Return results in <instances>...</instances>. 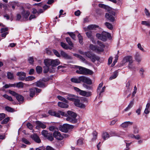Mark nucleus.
Returning <instances> with one entry per match:
<instances>
[{
	"label": "nucleus",
	"mask_w": 150,
	"mask_h": 150,
	"mask_svg": "<svg viewBox=\"0 0 150 150\" xmlns=\"http://www.w3.org/2000/svg\"><path fill=\"white\" fill-rule=\"evenodd\" d=\"M15 84V86L18 88H22L23 86V84L22 82H19Z\"/></svg>",
	"instance_id": "nucleus-41"
},
{
	"label": "nucleus",
	"mask_w": 150,
	"mask_h": 150,
	"mask_svg": "<svg viewBox=\"0 0 150 150\" xmlns=\"http://www.w3.org/2000/svg\"><path fill=\"white\" fill-rule=\"evenodd\" d=\"M86 34L88 38H90L93 37L92 35V32L91 31L86 32Z\"/></svg>",
	"instance_id": "nucleus-55"
},
{
	"label": "nucleus",
	"mask_w": 150,
	"mask_h": 150,
	"mask_svg": "<svg viewBox=\"0 0 150 150\" xmlns=\"http://www.w3.org/2000/svg\"><path fill=\"white\" fill-rule=\"evenodd\" d=\"M89 47L90 49L93 51L97 52V46L95 45L92 44H90L89 45Z\"/></svg>",
	"instance_id": "nucleus-26"
},
{
	"label": "nucleus",
	"mask_w": 150,
	"mask_h": 150,
	"mask_svg": "<svg viewBox=\"0 0 150 150\" xmlns=\"http://www.w3.org/2000/svg\"><path fill=\"white\" fill-rule=\"evenodd\" d=\"M36 123L38 126L43 129H45L46 127V126L44 124L39 121H37Z\"/></svg>",
	"instance_id": "nucleus-25"
},
{
	"label": "nucleus",
	"mask_w": 150,
	"mask_h": 150,
	"mask_svg": "<svg viewBox=\"0 0 150 150\" xmlns=\"http://www.w3.org/2000/svg\"><path fill=\"white\" fill-rule=\"evenodd\" d=\"M144 13L146 16L148 18L150 17V13L149 10L146 8L144 9Z\"/></svg>",
	"instance_id": "nucleus-45"
},
{
	"label": "nucleus",
	"mask_w": 150,
	"mask_h": 150,
	"mask_svg": "<svg viewBox=\"0 0 150 150\" xmlns=\"http://www.w3.org/2000/svg\"><path fill=\"white\" fill-rule=\"evenodd\" d=\"M30 14V12L29 11H23L21 13L22 19L24 21H28Z\"/></svg>",
	"instance_id": "nucleus-9"
},
{
	"label": "nucleus",
	"mask_w": 150,
	"mask_h": 150,
	"mask_svg": "<svg viewBox=\"0 0 150 150\" xmlns=\"http://www.w3.org/2000/svg\"><path fill=\"white\" fill-rule=\"evenodd\" d=\"M80 53L83 55H86L93 62H95L96 60H98L100 59L99 57L96 56L95 54L89 52H81Z\"/></svg>",
	"instance_id": "nucleus-2"
},
{
	"label": "nucleus",
	"mask_w": 150,
	"mask_h": 150,
	"mask_svg": "<svg viewBox=\"0 0 150 150\" xmlns=\"http://www.w3.org/2000/svg\"><path fill=\"white\" fill-rule=\"evenodd\" d=\"M31 138L38 143L41 142V140L39 137L36 134H34L31 136Z\"/></svg>",
	"instance_id": "nucleus-16"
},
{
	"label": "nucleus",
	"mask_w": 150,
	"mask_h": 150,
	"mask_svg": "<svg viewBox=\"0 0 150 150\" xmlns=\"http://www.w3.org/2000/svg\"><path fill=\"white\" fill-rule=\"evenodd\" d=\"M85 77L84 76H81L79 77V80L80 81V83L81 82L84 83Z\"/></svg>",
	"instance_id": "nucleus-50"
},
{
	"label": "nucleus",
	"mask_w": 150,
	"mask_h": 150,
	"mask_svg": "<svg viewBox=\"0 0 150 150\" xmlns=\"http://www.w3.org/2000/svg\"><path fill=\"white\" fill-rule=\"evenodd\" d=\"M71 81L76 83H80L79 77L77 78H73L71 79Z\"/></svg>",
	"instance_id": "nucleus-33"
},
{
	"label": "nucleus",
	"mask_w": 150,
	"mask_h": 150,
	"mask_svg": "<svg viewBox=\"0 0 150 150\" xmlns=\"http://www.w3.org/2000/svg\"><path fill=\"white\" fill-rule=\"evenodd\" d=\"M58 105L59 106L62 108H67L68 107V105L67 104L62 102H58Z\"/></svg>",
	"instance_id": "nucleus-24"
},
{
	"label": "nucleus",
	"mask_w": 150,
	"mask_h": 150,
	"mask_svg": "<svg viewBox=\"0 0 150 150\" xmlns=\"http://www.w3.org/2000/svg\"><path fill=\"white\" fill-rule=\"evenodd\" d=\"M27 126L28 128L32 130L33 128V126L30 123L28 122L27 124Z\"/></svg>",
	"instance_id": "nucleus-62"
},
{
	"label": "nucleus",
	"mask_w": 150,
	"mask_h": 150,
	"mask_svg": "<svg viewBox=\"0 0 150 150\" xmlns=\"http://www.w3.org/2000/svg\"><path fill=\"white\" fill-rule=\"evenodd\" d=\"M53 134L54 137L58 140H62L63 139V136L58 131H54Z\"/></svg>",
	"instance_id": "nucleus-10"
},
{
	"label": "nucleus",
	"mask_w": 150,
	"mask_h": 150,
	"mask_svg": "<svg viewBox=\"0 0 150 150\" xmlns=\"http://www.w3.org/2000/svg\"><path fill=\"white\" fill-rule=\"evenodd\" d=\"M53 51L54 54L57 57H59L60 56V54L57 51L55 50H53Z\"/></svg>",
	"instance_id": "nucleus-64"
},
{
	"label": "nucleus",
	"mask_w": 150,
	"mask_h": 150,
	"mask_svg": "<svg viewBox=\"0 0 150 150\" xmlns=\"http://www.w3.org/2000/svg\"><path fill=\"white\" fill-rule=\"evenodd\" d=\"M118 72L117 71H114L113 72L112 75L110 77V80H112L116 78L118 76Z\"/></svg>",
	"instance_id": "nucleus-27"
},
{
	"label": "nucleus",
	"mask_w": 150,
	"mask_h": 150,
	"mask_svg": "<svg viewBox=\"0 0 150 150\" xmlns=\"http://www.w3.org/2000/svg\"><path fill=\"white\" fill-rule=\"evenodd\" d=\"M134 61L133 60V57L131 56H128L125 57L123 60V62L125 63L127 62L130 63H133Z\"/></svg>",
	"instance_id": "nucleus-11"
},
{
	"label": "nucleus",
	"mask_w": 150,
	"mask_h": 150,
	"mask_svg": "<svg viewBox=\"0 0 150 150\" xmlns=\"http://www.w3.org/2000/svg\"><path fill=\"white\" fill-rule=\"evenodd\" d=\"M106 18L110 21L113 22L115 20L113 16L110 14L109 13H106L105 15Z\"/></svg>",
	"instance_id": "nucleus-17"
},
{
	"label": "nucleus",
	"mask_w": 150,
	"mask_h": 150,
	"mask_svg": "<svg viewBox=\"0 0 150 150\" xmlns=\"http://www.w3.org/2000/svg\"><path fill=\"white\" fill-rule=\"evenodd\" d=\"M35 77L32 76H30L27 77L25 78V80L26 81H32L34 79Z\"/></svg>",
	"instance_id": "nucleus-53"
},
{
	"label": "nucleus",
	"mask_w": 150,
	"mask_h": 150,
	"mask_svg": "<svg viewBox=\"0 0 150 150\" xmlns=\"http://www.w3.org/2000/svg\"><path fill=\"white\" fill-rule=\"evenodd\" d=\"M84 83H86L88 84H91L92 83V81L89 78L85 77V80Z\"/></svg>",
	"instance_id": "nucleus-35"
},
{
	"label": "nucleus",
	"mask_w": 150,
	"mask_h": 150,
	"mask_svg": "<svg viewBox=\"0 0 150 150\" xmlns=\"http://www.w3.org/2000/svg\"><path fill=\"white\" fill-rule=\"evenodd\" d=\"M44 63H45V66L44 67V69L43 70L44 73H47L48 71H49L50 72H51V71H50L49 70V68H50L49 67L50 66V64H49V65H46L45 62V60H44Z\"/></svg>",
	"instance_id": "nucleus-20"
},
{
	"label": "nucleus",
	"mask_w": 150,
	"mask_h": 150,
	"mask_svg": "<svg viewBox=\"0 0 150 150\" xmlns=\"http://www.w3.org/2000/svg\"><path fill=\"white\" fill-rule=\"evenodd\" d=\"M36 70L38 73H40L42 71V68L40 66H37L36 67Z\"/></svg>",
	"instance_id": "nucleus-46"
},
{
	"label": "nucleus",
	"mask_w": 150,
	"mask_h": 150,
	"mask_svg": "<svg viewBox=\"0 0 150 150\" xmlns=\"http://www.w3.org/2000/svg\"><path fill=\"white\" fill-rule=\"evenodd\" d=\"M61 54L66 59H72V57L71 56H69L63 51H61Z\"/></svg>",
	"instance_id": "nucleus-18"
},
{
	"label": "nucleus",
	"mask_w": 150,
	"mask_h": 150,
	"mask_svg": "<svg viewBox=\"0 0 150 150\" xmlns=\"http://www.w3.org/2000/svg\"><path fill=\"white\" fill-rule=\"evenodd\" d=\"M74 127V126L73 125L68 124H65L63 125L62 127V131L63 132H67L69 129H73Z\"/></svg>",
	"instance_id": "nucleus-8"
},
{
	"label": "nucleus",
	"mask_w": 150,
	"mask_h": 150,
	"mask_svg": "<svg viewBox=\"0 0 150 150\" xmlns=\"http://www.w3.org/2000/svg\"><path fill=\"white\" fill-rule=\"evenodd\" d=\"M49 113L50 115L55 116L58 117H60V115L62 116H64V113L60 111H59L57 112H55L52 110H50Z\"/></svg>",
	"instance_id": "nucleus-6"
},
{
	"label": "nucleus",
	"mask_w": 150,
	"mask_h": 150,
	"mask_svg": "<svg viewBox=\"0 0 150 150\" xmlns=\"http://www.w3.org/2000/svg\"><path fill=\"white\" fill-rule=\"evenodd\" d=\"M17 75L19 76V79L20 80H24L26 76V74L23 72H19L17 73Z\"/></svg>",
	"instance_id": "nucleus-13"
},
{
	"label": "nucleus",
	"mask_w": 150,
	"mask_h": 150,
	"mask_svg": "<svg viewBox=\"0 0 150 150\" xmlns=\"http://www.w3.org/2000/svg\"><path fill=\"white\" fill-rule=\"evenodd\" d=\"M102 137L104 140H105L109 137V135L107 132H103L102 134Z\"/></svg>",
	"instance_id": "nucleus-32"
},
{
	"label": "nucleus",
	"mask_w": 150,
	"mask_h": 150,
	"mask_svg": "<svg viewBox=\"0 0 150 150\" xmlns=\"http://www.w3.org/2000/svg\"><path fill=\"white\" fill-rule=\"evenodd\" d=\"M78 37L79 38V43L81 44H83L82 37L81 35L80 34H79L78 35Z\"/></svg>",
	"instance_id": "nucleus-48"
},
{
	"label": "nucleus",
	"mask_w": 150,
	"mask_h": 150,
	"mask_svg": "<svg viewBox=\"0 0 150 150\" xmlns=\"http://www.w3.org/2000/svg\"><path fill=\"white\" fill-rule=\"evenodd\" d=\"M133 63H129L128 66L129 69H135V67L134 65L132 64Z\"/></svg>",
	"instance_id": "nucleus-51"
},
{
	"label": "nucleus",
	"mask_w": 150,
	"mask_h": 150,
	"mask_svg": "<svg viewBox=\"0 0 150 150\" xmlns=\"http://www.w3.org/2000/svg\"><path fill=\"white\" fill-rule=\"evenodd\" d=\"M41 133L42 134L46 137H47L48 135H49L50 134L48 133L47 131L45 130H42Z\"/></svg>",
	"instance_id": "nucleus-40"
},
{
	"label": "nucleus",
	"mask_w": 150,
	"mask_h": 150,
	"mask_svg": "<svg viewBox=\"0 0 150 150\" xmlns=\"http://www.w3.org/2000/svg\"><path fill=\"white\" fill-rule=\"evenodd\" d=\"M98 26L94 25H89L88 27V29L91 30L95 29L96 28H98Z\"/></svg>",
	"instance_id": "nucleus-39"
},
{
	"label": "nucleus",
	"mask_w": 150,
	"mask_h": 150,
	"mask_svg": "<svg viewBox=\"0 0 150 150\" xmlns=\"http://www.w3.org/2000/svg\"><path fill=\"white\" fill-rule=\"evenodd\" d=\"M67 33L71 36L72 38L74 40H75L76 35L73 32H67Z\"/></svg>",
	"instance_id": "nucleus-43"
},
{
	"label": "nucleus",
	"mask_w": 150,
	"mask_h": 150,
	"mask_svg": "<svg viewBox=\"0 0 150 150\" xmlns=\"http://www.w3.org/2000/svg\"><path fill=\"white\" fill-rule=\"evenodd\" d=\"M76 57L79 58L80 59H81L82 61H84L85 60V58H84L82 56L79 55V54H76L75 55Z\"/></svg>",
	"instance_id": "nucleus-60"
},
{
	"label": "nucleus",
	"mask_w": 150,
	"mask_h": 150,
	"mask_svg": "<svg viewBox=\"0 0 150 150\" xmlns=\"http://www.w3.org/2000/svg\"><path fill=\"white\" fill-rule=\"evenodd\" d=\"M73 101L74 102V104L77 107L81 108H84L85 107V105L84 104L81 103H80V100L75 98Z\"/></svg>",
	"instance_id": "nucleus-12"
},
{
	"label": "nucleus",
	"mask_w": 150,
	"mask_h": 150,
	"mask_svg": "<svg viewBox=\"0 0 150 150\" xmlns=\"http://www.w3.org/2000/svg\"><path fill=\"white\" fill-rule=\"evenodd\" d=\"M60 44L61 46L63 48L66 50H68V49L69 50H71L72 49V48L71 47H69L67 44L64 43L63 42H61Z\"/></svg>",
	"instance_id": "nucleus-23"
},
{
	"label": "nucleus",
	"mask_w": 150,
	"mask_h": 150,
	"mask_svg": "<svg viewBox=\"0 0 150 150\" xmlns=\"http://www.w3.org/2000/svg\"><path fill=\"white\" fill-rule=\"evenodd\" d=\"M134 57L135 60L137 62L139 63L141 61L142 58L139 53L137 52L136 53Z\"/></svg>",
	"instance_id": "nucleus-19"
},
{
	"label": "nucleus",
	"mask_w": 150,
	"mask_h": 150,
	"mask_svg": "<svg viewBox=\"0 0 150 150\" xmlns=\"http://www.w3.org/2000/svg\"><path fill=\"white\" fill-rule=\"evenodd\" d=\"M134 103V100L130 101L127 107L124 110L125 111H127L130 109L133 106Z\"/></svg>",
	"instance_id": "nucleus-21"
},
{
	"label": "nucleus",
	"mask_w": 150,
	"mask_h": 150,
	"mask_svg": "<svg viewBox=\"0 0 150 150\" xmlns=\"http://www.w3.org/2000/svg\"><path fill=\"white\" fill-rule=\"evenodd\" d=\"M83 143V139L82 138H79L77 141V144L80 146Z\"/></svg>",
	"instance_id": "nucleus-34"
},
{
	"label": "nucleus",
	"mask_w": 150,
	"mask_h": 150,
	"mask_svg": "<svg viewBox=\"0 0 150 150\" xmlns=\"http://www.w3.org/2000/svg\"><path fill=\"white\" fill-rule=\"evenodd\" d=\"M76 72L78 74L83 75H92L93 73L91 70L81 66H78Z\"/></svg>",
	"instance_id": "nucleus-1"
},
{
	"label": "nucleus",
	"mask_w": 150,
	"mask_h": 150,
	"mask_svg": "<svg viewBox=\"0 0 150 150\" xmlns=\"http://www.w3.org/2000/svg\"><path fill=\"white\" fill-rule=\"evenodd\" d=\"M35 88H31L30 89V95L31 97H33L35 95Z\"/></svg>",
	"instance_id": "nucleus-31"
},
{
	"label": "nucleus",
	"mask_w": 150,
	"mask_h": 150,
	"mask_svg": "<svg viewBox=\"0 0 150 150\" xmlns=\"http://www.w3.org/2000/svg\"><path fill=\"white\" fill-rule=\"evenodd\" d=\"M66 40L67 42L70 46V47H71L72 48L74 46L70 38L69 37H67L66 38Z\"/></svg>",
	"instance_id": "nucleus-30"
},
{
	"label": "nucleus",
	"mask_w": 150,
	"mask_h": 150,
	"mask_svg": "<svg viewBox=\"0 0 150 150\" xmlns=\"http://www.w3.org/2000/svg\"><path fill=\"white\" fill-rule=\"evenodd\" d=\"M45 62L46 65L50 64L52 67L56 66L60 64V62L58 59L51 60L49 59H45Z\"/></svg>",
	"instance_id": "nucleus-5"
},
{
	"label": "nucleus",
	"mask_w": 150,
	"mask_h": 150,
	"mask_svg": "<svg viewBox=\"0 0 150 150\" xmlns=\"http://www.w3.org/2000/svg\"><path fill=\"white\" fill-rule=\"evenodd\" d=\"M79 94L81 96L88 97L91 95V93L90 92H86L85 91L81 90Z\"/></svg>",
	"instance_id": "nucleus-14"
},
{
	"label": "nucleus",
	"mask_w": 150,
	"mask_h": 150,
	"mask_svg": "<svg viewBox=\"0 0 150 150\" xmlns=\"http://www.w3.org/2000/svg\"><path fill=\"white\" fill-rule=\"evenodd\" d=\"M57 97L60 100L66 103H67V100L65 98H63V97L61 96H57Z\"/></svg>",
	"instance_id": "nucleus-44"
},
{
	"label": "nucleus",
	"mask_w": 150,
	"mask_h": 150,
	"mask_svg": "<svg viewBox=\"0 0 150 150\" xmlns=\"http://www.w3.org/2000/svg\"><path fill=\"white\" fill-rule=\"evenodd\" d=\"M142 25H146V26L148 27L150 26V22L146 21H142Z\"/></svg>",
	"instance_id": "nucleus-47"
},
{
	"label": "nucleus",
	"mask_w": 150,
	"mask_h": 150,
	"mask_svg": "<svg viewBox=\"0 0 150 150\" xmlns=\"http://www.w3.org/2000/svg\"><path fill=\"white\" fill-rule=\"evenodd\" d=\"M5 108L6 110L8 112H12L13 111V109L9 107H6Z\"/></svg>",
	"instance_id": "nucleus-56"
},
{
	"label": "nucleus",
	"mask_w": 150,
	"mask_h": 150,
	"mask_svg": "<svg viewBox=\"0 0 150 150\" xmlns=\"http://www.w3.org/2000/svg\"><path fill=\"white\" fill-rule=\"evenodd\" d=\"M49 129L51 131L54 130L55 131H56V130L58 129L56 127L53 126L50 127L49 128Z\"/></svg>",
	"instance_id": "nucleus-57"
},
{
	"label": "nucleus",
	"mask_w": 150,
	"mask_h": 150,
	"mask_svg": "<svg viewBox=\"0 0 150 150\" xmlns=\"http://www.w3.org/2000/svg\"><path fill=\"white\" fill-rule=\"evenodd\" d=\"M67 113L68 116L67 118V120L73 123H76L77 122V120L76 118V114L75 112L71 111H68Z\"/></svg>",
	"instance_id": "nucleus-3"
},
{
	"label": "nucleus",
	"mask_w": 150,
	"mask_h": 150,
	"mask_svg": "<svg viewBox=\"0 0 150 150\" xmlns=\"http://www.w3.org/2000/svg\"><path fill=\"white\" fill-rule=\"evenodd\" d=\"M97 43L98 45L97 46V52H103L105 47V45L103 42L99 41H97Z\"/></svg>",
	"instance_id": "nucleus-7"
},
{
	"label": "nucleus",
	"mask_w": 150,
	"mask_h": 150,
	"mask_svg": "<svg viewBox=\"0 0 150 150\" xmlns=\"http://www.w3.org/2000/svg\"><path fill=\"white\" fill-rule=\"evenodd\" d=\"M75 98V96L73 95L69 94L67 96V98L68 100L72 101H73Z\"/></svg>",
	"instance_id": "nucleus-29"
},
{
	"label": "nucleus",
	"mask_w": 150,
	"mask_h": 150,
	"mask_svg": "<svg viewBox=\"0 0 150 150\" xmlns=\"http://www.w3.org/2000/svg\"><path fill=\"white\" fill-rule=\"evenodd\" d=\"M46 137L48 139L51 141H52L54 139L53 138L52 136V134H49V135H48V136Z\"/></svg>",
	"instance_id": "nucleus-59"
},
{
	"label": "nucleus",
	"mask_w": 150,
	"mask_h": 150,
	"mask_svg": "<svg viewBox=\"0 0 150 150\" xmlns=\"http://www.w3.org/2000/svg\"><path fill=\"white\" fill-rule=\"evenodd\" d=\"M16 99L20 103L22 102L24 100L23 97L21 95L18 94L16 97Z\"/></svg>",
	"instance_id": "nucleus-28"
},
{
	"label": "nucleus",
	"mask_w": 150,
	"mask_h": 150,
	"mask_svg": "<svg viewBox=\"0 0 150 150\" xmlns=\"http://www.w3.org/2000/svg\"><path fill=\"white\" fill-rule=\"evenodd\" d=\"M35 83L37 86L39 87H43L45 86V83L41 81H38Z\"/></svg>",
	"instance_id": "nucleus-22"
},
{
	"label": "nucleus",
	"mask_w": 150,
	"mask_h": 150,
	"mask_svg": "<svg viewBox=\"0 0 150 150\" xmlns=\"http://www.w3.org/2000/svg\"><path fill=\"white\" fill-rule=\"evenodd\" d=\"M98 6L99 7L103 8L104 9H108L109 8H109V6L105 5L104 4H98Z\"/></svg>",
	"instance_id": "nucleus-42"
},
{
	"label": "nucleus",
	"mask_w": 150,
	"mask_h": 150,
	"mask_svg": "<svg viewBox=\"0 0 150 150\" xmlns=\"http://www.w3.org/2000/svg\"><path fill=\"white\" fill-rule=\"evenodd\" d=\"M9 118L8 117L4 119L1 122V124H5L7 123L9 121Z\"/></svg>",
	"instance_id": "nucleus-54"
},
{
	"label": "nucleus",
	"mask_w": 150,
	"mask_h": 150,
	"mask_svg": "<svg viewBox=\"0 0 150 150\" xmlns=\"http://www.w3.org/2000/svg\"><path fill=\"white\" fill-rule=\"evenodd\" d=\"M133 124V122H125L123 123L120 125L123 128L127 127L129 125H132Z\"/></svg>",
	"instance_id": "nucleus-15"
},
{
	"label": "nucleus",
	"mask_w": 150,
	"mask_h": 150,
	"mask_svg": "<svg viewBox=\"0 0 150 150\" xmlns=\"http://www.w3.org/2000/svg\"><path fill=\"white\" fill-rule=\"evenodd\" d=\"M130 82L129 81H128L126 84V87L129 91L131 89L130 87Z\"/></svg>",
	"instance_id": "nucleus-58"
},
{
	"label": "nucleus",
	"mask_w": 150,
	"mask_h": 150,
	"mask_svg": "<svg viewBox=\"0 0 150 150\" xmlns=\"http://www.w3.org/2000/svg\"><path fill=\"white\" fill-rule=\"evenodd\" d=\"M22 141L25 144H30L29 142L26 139L23 138L22 139Z\"/></svg>",
	"instance_id": "nucleus-63"
},
{
	"label": "nucleus",
	"mask_w": 150,
	"mask_h": 150,
	"mask_svg": "<svg viewBox=\"0 0 150 150\" xmlns=\"http://www.w3.org/2000/svg\"><path fill=\"white\" fill-rule=\"evenodd\" d=\"M15 84H6L4 86V87L5 88H8L10 87H15Z\"/></svg>",
	"instance_id": "nucleus-49"
},
{
	"label": "nucleus",
	"mask_w": 150,
	"mask_h": 150,
	"mask_svg": "<svg viewBox=\"0 0 150 150\" xmlns=\"http://www.w3.org/2000/svg\"><path fill=\"white\" fill-rule=\"evenodd\" d=\"M98 133L96 131H94L93 134V137L92 139V141H94L97 138Z\"/></svg>",
	"instance_id": "nucleus-36"
},
{
	"label": "nucleus",
	"mask_w": 150,
	"mask_h": 150,
	"mask_svg": "<svg viewBox=\"0 0 150 150\" xmlns=\"http://www.w3.org/2000/svg\"><path fill=\"white\" fill-rule=\"evenodd\" d=\"M3 97L10 101H12L13 100L12 98L11 97L8 96L6 94L3 95Z\"/></svg>",
	"instance_id": "nucleus-52"
},
{
	"label": "nucleus",
	"mask_w": 150,
	"mask_h": 150,
	"mask_svg": "<svg viewBox=\"0 0 150 150\" xmlns=\"http://www.w3.org/2000/svg\"><path fill=\"white\" fill-rule=\"evenodd\" d=\"M96 36L98 39L103 41H105L108 38L111 37L110 34L108 33L105 31L102 32L101 34H97Z\"/></svg>",
	"instance_id": "nucleus-4"
},
{
	"label": "nucleus",
	"mask_w": 150,
	"mask_h": 150,
	"mask_svg": "<svg viewBox=\"0 0 150 150\" xmlns=\"http://www.w3.org/2000/svg\"><path fill=\"white\" fill-rule=\"evenodd\" d=\"M105 25L106 27L110 30H112L113 28V27L112 24L108 22H106L105 23Z\"/></svg>",
	"instance_id": "nucleus-37"
},
{
	"label": "nucleus",
	"mask_w": 150,
	"mask_h": 150,
	"mask_svg": "<svg viewBox=\"0 0 150 150\" xmlns=\"http://www.w3.org/2000/svg\"><path fill=\"white\" fill-rule=\"evenodd\" d=\"M7 76L8 79L11 80H13L14 79L13 74L10 72L7 73Z\"/></svg>",
	"instance_id": "nucleus-38"
},
{
	"label": "nucleus",
	"mask_w": 150,
	"mask_h": 150,
	"mask_svg": "<svg viewBox=\"0 0 150 150\" xmlns=\"http://www.w3.org/2000/svg\"><path fill=\"white\" fill-rule=\"evenodd\" d=\"M9 92L10 94L12 95L13 96L16 97V96L18 95V94L16 93L15 92L11 91H9Z\"/></svg>",
	"instance_id": "nucleus-61"
}]
</instances>
